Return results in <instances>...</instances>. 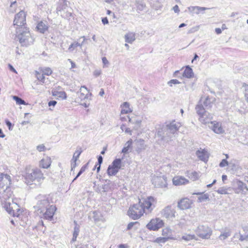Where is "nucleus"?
I'll return each instance as SVG.
<instances>
[{
  "label": "nucleus",
  "instance_id": "1",
  "mask_svg": "<svg viewBox=\"0 0 248 248\" xmlns=\"http://www.w3.org/2000/svg\"><path fill=\"white\" fill-rule=\"evenodd\" d=\"M157 203L154 196H149L139 199L138 202L131 204L127 212L128 217L134 220H138L144 216L152 213Z\"/></svg>",
  "mask_w": 248,
  "mask_h": 248
},
{
  "label": "nucleus",
  "instance_id": "2",
  "mask_svg": "<svg viewBox=\"0 0 248 248\" xmlns=\"http://www.w3.org/2000/svg\"><path fill=\"white\" fill-rule=\"evenodd\" d=\"M16 29V37L22 45H25L31 36L29 28L26 24V13L21 11L16 15L14 22Z\"/></svg>",
  "mask_w": 248,
  "mask_h": 248
},
{
  "label": "nucleus",
  "instance_id": "3",
  "mask_svg": "<svg viewBox=\"0 0 248 248\" xmlns=\"http://www.w3.org/2000/svg\"><path fill=\"white\" fill-rule=\"evenodd\" d=\"M53 73L52 69L49 67H40L38 70L34 72L35 77L40 84H46L47 81L46 76H51Z\"/></svg>",
  "mask_w": 248,
  "mask_h": 248
},
{
  "label": "nucleus",
  "instance_id": "4",
  "mask_svg": "<svg viewBox=\"0 0 248 248\" xmlns=\"http://www.w3.org/2000/svg\"><path fill=\"white\" fill-rule=\"evenodd\" d=\"M8 206L9 207L6 206V210L10 215L18 217L22 220H28L30 213L27 210L20 208L18 204H16L17 208L16 209H13V207H11L10 204H9Z\"/></svg>",
  "mask_w": 248,
  "mask_h": 248
},
{
  "label": "nucleus",
  "instance_id": "5",
  "mask_svg": "<svg viewBox=\"0 0 248 248\" xmlns=\"http://www.w3.org/2000/svg\"><path fill=\"white\" fill-rule=\"evenodd\" d=\"M44 178L43 173L38 169H35L32 170L31 173H26L24 175L25 183L28 185H31L35 181L40 182Z\"/></svg>",
  "mask_w": 248,
  "mask_h": 248
},
{
  "label": "nucleus",
  "instance_id": "6",
  "mask_svg": "<svg viewBox=\"0 0 248 248\" xmlns=\"http://www.w3.org/2000/svg\"><path fill=\"white\" fill-rule=\"evenodd\" d=\"M42 207H46V211L43 214V217L45 219L51 220L57 210V207L54 205H50L47 200H45L41 202Z\"/></svg>",
  "mask_w": 248,
  "mask_h": 248
},
{
  "label": "nucleus",
  "instance_id": "7",
  "mask_svg": "<svg viewBox=\"0 0 248 248\" xmlns=\"http://www.w3.org/2000/svg\"><path fill=\"white\" fill-rule=\"evenodd\" d=\"M14 196L13 191L12 190V186L5 187L0 190V199L3 205L6 209V206H8L10 203H8L7 201L10 198H12Z\"/></svg>",
  "mask_w": 248,
  "mask_h": 248
},
{
  "label": "nucleus",
  "instance_id": "8",
  "mask_svg": "<svg viewBox=\"0 0 248 248\" xmlns=\"http://www.w3.org/2000/svg\"><path fill=\"white\" fill-rule=\"evenodd\" d=\"M164 226V222L159 217L152 218L146 225V228L150 231H157Z\"/></svg>",
  "mask_w": 248,
  "mask_h": 248
},
{
  "label": "nucleus",
  "instance_id": "9",
  "mask_svg": "<svg viewBox=\"0 0 248 248\" xmlns=\"http://www.w3.org/2000/svg\"><path fill=\"white\" fill-rule=\"evenodd\" d=\"M122 163L121 159L116 158L114 159L108 168L107 173L108 175L109 176L115 175L121 169Z\"/></svg>",
  "mask_w": 248,
  "mask_h": 248
},
{
  "label": "nucleus",
  "instance_id": "10",
  "mask_svg": "<svg viewBox=\"0 0 248 248\" xmlns=\"http://www.w3.org/2000/svg\"><path fill=\"white\" fill-rule=\"evenodd\" d=\"M233 190L235 193L245 194L248 191V188L245 183L237 180L234 183Z\"/></svg>",
  "mask_w": 248,
  "mask_h": 248
},
{
  "label": "nucleus",
  "instance_id": "11",
  "mask_svg": "<svg viewBox=\"0 0 248 248\" xmlns=\"http://www.w3.org/2000/svg\"><path fill=\"white\" fill-rule=\"evenodd\" d=\"M197 233L202 238L208 239L212 234V231L208 227L201 225L198 227Z\"/></svg>",
  "mask_w": 248,
  "mask_h": 248
},
{
  "label": "nucleus",
  "instance_id": "12",
  "mask_svg": "<svg viewBox=\"0 0 248 248\" xmlns=\"http://www.w3.org/2000/svg\"><path fill=\"white\" fill-rule=\"evenodd\" d=\"M11 186V177L7 174L0 172V190Z\"/></svg>",
  "mask_w": 248,
  "mask_h": 248
},
{
  "label": "nucleus",
  "instance_id": "13",
  "mask_svg": "<svg viewBox=\"0 0 248 248\" xmlns=\"http://www.w3.org/2000/svg\"><path fill=\"white\" fill-rule=\"evenodd\" d=\"M211 126L210 128L216 134H222L224 133L225 130L221 123L216 121L210 122Z\"/></svg>",
  "mask_w": 248,
  "mask_h": 248
},
{
  "label": "nucleus",
  "instance_id": "14",
  "mask_svg": "<svg viewBox=\"0 0 248 248\" xmlns=\"http://www.w3.org/2000/svg\"><path fill=\"white\" fill-rule=\"evenodd\" d=\"M192 204V200L187 198H184L178 202V206L181 210H186L191 208Z\"/></svg>",
  "mask_w": 248,
  "mask_h": 248
},
{
  "label": "nucleus",
  "instance_id": "15",
  "mask_svg": "<svg viewBox=\"0 0 248 248\" xmlns=\"http://www.w3.org/2000/svg\"><path fill=\"white\" fill-rule=\"evenodd\" d=\"M92 95L90 90L84 86H81L80 88L79 92L78 93V97L82 100H85L90 97Z\"/></svg>",
  "mask_w": 248,
  "mask_h": 248
},
{
  "label": "nucleus",
  "instance_id": "16",
  "mask_svg": "<svg viewBox=\"0 0 248 248\" xmlns=\"http://www.w3.org/2000/svg\"><path fill=\"white\" fill-rule=\"evenodd\" d=\"M173 184L175 186L185 185L189 183V180L182 176H176L172 179Z\"/></svg>",
  "mask_w": 248,
  "mask_h": 248
},
{
  "label": "nucleus",
  "instance_id": "17",
  "mask_svg": "<svg viewBox=\"0 0 248 248\" xmlns=\"http://www.w3.org/2000/svg\"><path fill=\"white\" fill-rule=\"evenodd\" d=\"M175 211L171 206H168L165 207L162 211L164 217L167 218H172L175 217Z\"/></svg>",
  "mask_w": 248,
  "mask_h": 248
},
{
  "label": "nucleus",
  "instance_id": "18",
  "mask_svg": "<svg viewBox=\"0 0 248 248\" xmlns=\"http://www.w3.org/2000/svg\"><path fill=\"white\" fill-rule=\"evenodd\" d=\"M216 101L215 97L208 96L203 102V104L206 109H209L215 104Z\"/></svg>",
  "mask_w": 248,
  "mask_h": 248
},
{
  "label": "nucleus",
  "instance_id": "19",
  "mask_svg": "<svg viewBox=\"0 0 248 248\" xmlns=\"http://www.w3.org/2000/svg\"><path fill=\"white\" fill-rule=\"evenodd\" d=\"M161 234L163 237L166 238L167 240H172L174 238L172 235V231L169 227L164 228L162 230Z\"/></svg>",
  "mask_w": 248,
  "mask_h": 248
},
{
  "label": "nucleus",
  "instance_id": "20",
  "mask_svg": "<svg viewBox=\"0 0 248 248\" xmlns=\"http://www.w3.org/2000/svg\"><path fill=\"white\" fill-rule=\"evenodd\" d=\"M36 28L38 32L41 33H44L48 31V26L47 24L44 21H40L37 24Z\"/></svg>",
  "mask_w": 248,
  "mask_h": 248
},
{
  "label": "nucleus",
  "instance_id": "21",
  "mask_svg": "<svg viewBox=\"0 0 248 248\" xmlns=\"http://www.w3.org/2000/svg\"><path fill=\"white\" fill-rule=\"evenodd\" d=\"M51 163V158L49 157H46L40 161L39 167L43 169H47L50 166Z\"/></svg>",
  "mask_w": 248,
  "mask_h": 248
},
{
  "label": "nucleus",
  "instance_id": "22",
  "mask_svg": "<svg viewBox=\"0 0 248 248\" xmlns=\"http://www.w3.org/2000/svg\"><path fill=\"white\" fill-rule=\"evenodd\" d=\"M186 173L188 178L192 181H196L200 177V173L196 171H187Z\"/></svg>",
  "mask_w": 248,
  "mask_h": 248
},
{
  "label": "nucleus",
  "instance_id": "23",
  "mask_svg": "<svg viewBox=\"0 0 248 248\" xmlns=\"http://www.w3.org/2000/svg\"><path fill=\"white\" fill-rule=\"evenodd\" d=\"M196 155L201 160L203 161L207 160L209 157L207 152L204 149L197 151Z\"/></svg>",
  "mask_w": 248,
  "mask_h": 248
},
{
  "label": "nucleus",
  "instance_id": "24",
  "mask_svg": "<svg viewBox=\"0 0 248 248\" xmlns=\"http://www.w3.org/2000/svg\"><path fill=\"white\" fill-rule=\"evenodd\" d=\"M121 114H128L132 112V109L130 107V105L127 102H124L121 106Z\"/></svg>",
  "mask_w": 248,
  "mask_h": 248
},
{
  "label": "nucleus",
  "instance_id": "25",
  "mask_svg": "<svg viewBox=\"0 0 248 248\" xmlns=\"http://www.w3.org/2000/svg\"><path fill=\"white\" fill-rule=\"evenodd\" d=\"M53 96L57 97L62 100H65L67 98V94L64 91H53L52 92Z\"/></svg>",
  "mask_w": 248,
  "mask_h": 248
},
{
  "label": "nucleus",
  "instance_id": "26",
  "mask_svg": "<svg viewBox=\"0 0 248 248\" xmlns=\"http://www.w3.org/2000/svg\"><path fill=\"white\" fill-rule=\"evenodd\" d=\"M194 74L192 69L188 66L185 67V69L183 74V77L188 78L193 77Z\"/></svg>",
  "mask_w": 248,
  "mask_h": 248
},
{
  "label": "nucleus",
  "instance_id": "27",
  "mask_svg": "<svg viewBox=\"0 0 248 248\" xmlns=\"http://www.w3.org/2000/svg\"><path fill=\"white\" fill-rule=\"evenodd\" d=\"M196 109L197 111V113L199 115L200 118H203L204 114L206 112V111L203 105L202 104H198L196 107Z\"/></svg>",
  "mask_w": 248,
  "mask_h": 248
},
{
  "label": "nucleus",
  "instance_id": "28",
  "mask_svg": "<svg viewBox=\"0 0 248 248\" xmlns=\"http://www.w3.org/2000/svg\"><path fill=\"white\" fill-rule=\"evenodd\" d=\"M82 152L83 150L82 149L81 147H79L77 148L76 151L74 153L72 157V160L75 164L77 160H78L80 154L82 153Z\"/></svg>",
  "mask_w": 248,
  "mask_h": 248
},
{
  "label": "nucleus",
  "instance_id": "29",
  "mask_svg": "<svg viewBox=\"0 0 248 248\" xmlns=\"http://www.w3.org/2000/svg\"><path fill=\"white\" fill-rule=\"evenodd\" d=\"M125 41L128 43H132L135 40V34L133 32H129L125 35Z\"/></svg>",
  "mask_w": 248,
  "mask_h": 248
},
{
  "label": "nucleus",
  "instance_id": "30",
  "mask_svg": "<svg viewBox=\"0 0 248 248\" xmlns=\"http://www.w3.org/2000/svg\"><path fill=\"white\" fill-rule=\"evenodd\" d=\"M243 231L245 232L244 233H240L239 240L241 241H248V229L244 228Z\"/></svg>",
  "mask_w": 248,
  "mask_h": 248
},
{
  "label": "nucleus",
  "instance_id": "31",
  "mask_svg": "<svg viewBox=\"0 0 248 248\" xmlns=\"http://www.w3.org/2000/svg\"><path fill=\"white\" fill-rule=\"evenodd\" d=\"M192 11H195L196 14H199L201 12H203L209 8L199 6H193L191 8Z\"/></svg>",
  "mask_w": 248,
  "mask_h": 248
},
{
  "label": "nucleus",
  "instance_id": "32",
  "mask_svg": "<svg viewBox=\"0 0 248 248\" xmlns=\"http://www.w3.org/2000/svg\"><path fill=\"white\" fill-rule=\"evenodd\" d=\"M195 238L194 234H185L182 237V239L186 241H189Z\"/></svg>",
  "mask_w": 248,
  "mask_h": 248
},
{
  "label": "nucleus",
  "instance_id": "33",
  "mask_svg": "<svg viewBox=\"0 0 248 248\" xmlns=\"http://www.w3.org/2000/svg\"><path fill=\"white\" fill-rule=\"evenodd\" d=\"M133 141L131 139H130L126 143V146L124 147L122 149V152L123 153H126L128 152L129 149L131 148L132 144Z\"/></svg>",
  "mask_w": 248,
  "mask_h": 248
},
{
  "label": "nucleus",
  "instance_id": "34",
  "mask_svg": "<svg viewBox=\"0 0 248 248\" xmlns=\"http://www.w3.org/2000/svg\"><path fill=\"white\" fill-rule=\"evenodd\" d=\"M13 99L16 101V103L17 104V105H27V104L26 103V102L23 100H22L21 98H19V97L17 96H13L12 97Z\"/></svg>",
  "mask_w": 248,
  "mask_h": 248
},
{
  "label": "nucleus",
  "instance_id": "35",
  "mask_svg": "<svg viewBox=\"0 0 248 248\" xmlns=\"http://www.w3.org/2000/svg\"><path fill=\"white\" fill-rule=\"evenodd\" d=\"M167 241H168V240H167L166 238H165V237L162 236V237H157L155 240H154L153 242L154 243H157L158 244H164V243H166Z\"/></svg>",
  "mask_w": 248,
  "mask_h": 248
},
{
  "label": "nucleus",
  "instance_id": "36",
  "mask_svg": "<svg viewBox=\"0 0 248 248\" xmlns=\"http://www.w3.org/2000/svg\"><path fill=\"white\" fill-rule=\"evenodd\" d=\"M243 87L244 88V94L245 100L248 102V84L244 83L243 84Z\"/></svg>",
  "mask_w": 248,
  "mask_h": 248
},
{
  "label": "nucleus",
  "instance_id": "37",
  "mask_svg": "<svg viewBox=\"0 0 248 248\" xmlns=\"http://www.w3.org/2000/svg\"><path fill=\"white\" fill-rule=\"evenodd\" d=\"M87 168H88V164H86L85 165H84L83 166H82L81 167V168L80 169V170L78 173L77 175L76 176V177L74 178L73 181H75V180H76L78 177H79L83 172H84L87 169Z\"/></svg>",
  "mask_w": 248,
  "mask_h": 248
},
{
  "label": "nucleus",
  "instance_id": "38",
  "mask_svg": "<svg viewBox=\"0 0 248 248\" xmlns=\"http://www.w3.org/2000/svg\"><path fill=\"white\" fill-rule=\"evenodd\" d=\"M36 149L39 152H45L47 150H48V149L43 144H40L37 146Z\"/></svg>",
  "mask_w": 248,
  "mask_h": 248
},
{
  "label": "nucleus",
  "instance_id": "39",
  "mask_svg": "<svg viewBox=\"0 0 248 248\" xmlns=\"http://www.w3.org/2000/svg\"><path fill=\"white\" fill-rule=\"evenodd\" d=\"M79 232V230L78 228H75L74 231V232L73 233V238H72L73 242H75L77 238Z\"/></svg>",
  "mask_w": 248,
  "mask_h": 248
},
{
  "label": "nucleus",
  "instance_id": "40",
  "mask_svg": "<svg viewBox=\"0 0 248 248\" xmlns=\"http://www.w3.org/2000/svg\"><path fill=\"white\" fill-rule=\"evenodd\" d=\"M82 44H80L78 42H74L70 45L69 47V50L70 51H72L74 48L78 47L81 46Z\"/></svg>",
  "mask_w": 248,
  "mask_h": 248
},
{
  "label": "nucleus",
  "instance_id": "41",
  "mask_svg": "<svg viewBox=\"0 0 248 248\" xmlns=\"http://www.w3.org/2000/svg\"><path fill=\"white\" fill-rule=\"evenodd\" d=\"M217 192L220 194H228V189L226 187H221L218 189L217 191Z\"/></svg>",
  "mask_w": 248,
  "mask_h": 248
},
{
  "label": "nucleus",
  "instance_id": "42",
  "mask_svg": "<svg viewBox=\"0 0 248 248\" xmlns=\"http://www.w3.org/2000/svg\"><path fill=\"white\" fill-rule=\"evenodd\" d=\"M230 235V233L229 232H225L221 233L219 236V238L222 240H224L228 237H229Z\"/></svg>",
  "mask_w": 248,
  "mask_h": 248
},
{
  "label": "nucleus",
  "instance_id": "43",
  "mask_svg": "<svg viewBox=\"0 0 248 248\" xmlns=\"http://www.w3.org/2000/svg\"><path fill=\"white\" fill-rule=\"evenodd\" d=\"M180 82L177 79H171L170 80L168 84L170 86H172L173 84H180Z\"/></svg>",
  "mask_w": 248,
  "mask_h": 248
},
{
  "label": "nucleus",
  "instance_id": "44",
  "mask_svg": "<svg viewBox=\"0 0 248 248\" xmlns=\"http://www.w3.org/2000/svg\"><path fill=\"white\" fill-rule=\"evenodd\" d=\"M227 165H228V162L226 159H223L219 164V166L220 167H224Z\"/></svg>",
  "mask_w": 248,
  "mask_h": 248
},
{
  "label": "nucleus",
  "instance_id": "45",
  "mask_svg": "<svg viewBox=\"0 0 248 248\" xmlns=\"http://www.w3.org/2000/svg\"><path fill=\"white\" fill-rule=\"evenodd\" d=\"M138 222H130L129 223L128 225H127V230H129L130 229H131V228L133 227V226L134 225V224L137 223Z\"/></svg>",
  "mask_w": 248,
  "mask_h": 248
},
{
  "label": "nucleus",
  "instance_id": "46",
  "mask_svg": "<svg viewBox=\"0 0 248 248\" xmlns=\"http://www.w3.org/2000/svg\"><path fill=\"white\" fill-rule=\"evenodd\" d=\"M57 104V102L56 101L53 100L50 101L48 102V105L49 107L53 106L54 107Z\"/></svg>",
  "mask_w": 248,
  "mask_h": 248
},
{
  "label": "nucleus",
  "instance_id": "47",
  "mask_svg": "<svg viewBox=\"0 0 248 248\" xmlns=\"http://www.w3.org/2000/svg\"><path fill=\"white\" fill-rule=\"evenodd\" d=\"M76 248H88V247H87V245H86L80 244H78L76 246Z\"/></svg>",
  "mask_w": 248,
  "mask_h": 248
},
{
  "label": "nucleus",
  "instance_id": "48",
  "mask_svg": "<svg viewBox=\"0 0 248 248\" xmlns=\"http://www.w3.org/2000/svg\"><path fill=\"white\" fill-rule=\"evenodd\" d=\"M173 10L175 13H178L180 12L179 8L177 5H175L173 7Z\"/></svg>",
  "mask_w": 248,
  "mask_h": 248
},
{
  "label": "nucleus",
  "instance_id": "49",
  "mask_svg": "<svg viewBox=\"0 0 248 248\" xmlns=\"http://www.w3.org/2000/svg\"><path fill=\"white\" fill-rule=\"evenodd\" d=\"M102 62L105 65H106L108 64V62L107 59L105 57L102 58Z\"/></svg>",
  "mask_w": 248,
  "mask_h": 248
},
{
  "label": "nucleus",
  "instance_id": "50",
  "mask_svg": "<svg viewBox=\"0 0 248 248\" xmlns=\"http://www.w3.org/2000/svg\"><path fill=\"white\" fill-rule=\"evenodd\" d=\"M8 66L9 67V69L11 71H12V72H13L14 73H17V72L16 71V69L13 67V66L12 65H11L10 64H9L8 65Z\"/></svg>",
  "mask_w": 248,
  "mask_h": 248
},
{
  "label": "nucleus",
  "instance_id": "51",
  "mask_svg": "<svg viewBox=\"0 0 248 248\" xmlns=\"http://www.w3.org/2000/svg\"><path fill=\"white\" fill-rule=\"evenodd\" d=\"M102 22L104 24H108V21L107 17H104L102 19Z\"/></svg>",
  "mask_w": 248,
  "mask_h": 248
},
{
  "label": "nucleus",
  "instance_id": "52",
  "mask_svg": "<svg viewBox=\"0 0 248 248\" xmlns=\"http://www.w3.org/2000/svg\"><path fill=\"white\" fill-rule=\"evenodd\" d=\"M103 162V157H102V156H99L98 157V164H100L101 165V163H102Z\"/></svg>",
  "mask_w": 248,
  "mask_h": 248
},
{
  "label": "nucleus",
  "instance_id": "53",
  "mask_svg": "<svg viewBox=\"0 0 248 248\" xmlns=\"http://www.w3.org/2000/svg\"><path fill=\"white\" fill-rule=\"evenodd\" d=\"M215 31L217 34H219L222 32V30L220 28H216Z\"/></svg>",
  "mask_w": 248,
  "mask_h": 248
},
{
  "label": "nucleus",
  "instance_id": "54",
  "mask_svg": "<svg viewBox=\"0 0 248 248\" xmlns=\"http://www.w3.org/2000/svg\"><path fill=\"white\" fill-rule=\"evenodd\" d=\"M128 246L125 244H120L118 246V248H127Z\"/></svg>",
  "mask_w": 248,
  "mask_h": 248
},
{
  "label": "nucleus",
  "instance_id": "55",
  "mask_svg": "<svg viewBox=\"0 0 248 248\" xmlns=\"http://www.w3.org/2000/svg\"><path fill=\"white\" fill-rule=\"evenodd\" d=\"M71 64V68H75L76 67V64L72 61L69 60Z\"/></svg>",
  "mask_w": 248,
  "mask_h": 248
},
{
  "label": "nucleus",
  "instance_id": "56",
  "mask_svg": "<svg viewBox=\"0 0 248 248\" xmlns=\"http://www.w3.org/2000/svg\"><path fill=\"white\" fill-rule=\"evenodd\" d=\"M100 166H101V165L100 164H97L95 165V167L96 168V169H97V172H98L100 170Z\"/></svg>",
  "mask_w": 248,
  "mask_h": 248
},
{
  "label": "nucleus",
  "instance_id": "57",
  "mask_svg": "<svg viewBox=\"0 0 248 248\" xmlns=\"http://www.w3.org/2000/svg\"><path fill=\"white\" fill-rule=\"evenodd\" d=\"M5 137V135L3 133L2 130L0 129V138H4Z\"/></svg>",
  "mask_w": 248,
  "mask_h": 248
},
{
  "label": "nucleus",
  "instance_id": "58",
  "mask_svg": "<svg viewBox=\"0 0 248 248\" xmlns=\"http://www.w3.org/2000/svg\"><path fill=\"white\" fill-rule=\"evenodd\" d=\"M6 124L7 125H8L9 126V129H10L11 127L12 126L11 123L9 121H7L6 122Z\"/></svg>",
  "mask_w": 248,
  "mask_h": 248
},
{
  "label": "nucleus",
  "instance_id": "59",
  "mask_svg": "<svg viewBox=\"0 0 248 248\" xmlns=\"http://www.w3.org/2000/svg\"><path fill=\"white\" fill-rule=\"evenodd\" d=\"M104 90L103 89H101L100 90V91L99 92V95H101V96H103L104 94Z\"/></svg>",
  "mask_w": 248,
  "mask_h": 248
},
{
  "label": "nucleus",
  "instance_id": "60",
  "mask_svg": "<svg viewBox=\"0 0 248 248\" xmlns=\"http://www.w3.org/2000/svg\"><path fill=\"white\" fill-rule=\"evenodd\" d=\"M222 179L223 181H224L225 180H227V176L226 175H223L222 176Z\"/></svg>",
  "mask_w": 248,
  "mask_h": 248
},
{
  "label": "nucleus",
  "instance_id": "61",
  "mask_svg": "<svg viewBox=\"0 0 248 248\" xmlns=\"http://www.w3.org/2000/svg\"><path fill=\"white\" fill-rule=\"evenodd\" d=\"M227 29V27H226V25H225V24H223V25H222V27H221V30H226V29Z\"/></svg>",
  "mask_w": 248,
  "mask_h": 248
},
{
  "label": "nucleus",
  "instance_id": "62",
  "mask_svg": "<svg viewBox=\"0 0 248 248\" xmlns=\"http://www.w3.org/2000/svg\"><path fill=\"white\" fill-rule=\"evenodd\" d=\"M216 180H214L213 181V183H212V184H209V185H207V187H209L212 186L213 184H215V183H216Z\"/></svg>",
  "mask_w": 248,
  "mask_h": 248
},
{
  "label": "nucleus",
  "instance_id": "63",
  "mask_svg": "<svg viewBox=\"0 0 248 248\" xmlns=\"http://www.w3.org/2000/svg\"><path fill=\"white\" fill-rule=\"evenodd\" d=\"M106 150H107V147H104L103 148V151L101 152V154L102 155L104 154Z\"/></svg>",
  "mask_w": 248,
  "mask_h": 248
},
{
  "label": "nucleus",
  "instance_id": "64",
  "mask_svg": "<svg viewBox=\"0 0 248 248\" xmlns=\"http://www.w3.org/2000/svg\"><path fill=\"white\" fill-rule=\"evenodd\" d=\"M185 26H186V24L185 23H182V24H181L179 25V28H182V27H185Z\"/></svg>",
  "mask_w": 248,
  "mask_h": 248
}]
</instances>
